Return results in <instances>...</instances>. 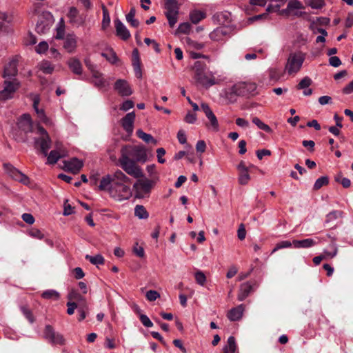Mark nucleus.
<instances>
[{
    "label": "nucleus",
    "mask_w": 353,
    "mask_h": 353,
    "mask_svg": "<svg viewBox=\"0 0 353 353\" xmlns=\"http://www.w3.org/2000/svg\"><path fill=\"white\" fill-rule=\"evenodd\" d=\"M41 296L45 299L58 300L60 297V294L54 290H47L43 292Z\"/></svg>",
    "instance_id": "4c0bfd02"
},
{
    "label": "nucleus",
    "mask_w": 353,
    "mask_h": 353,
    "mask_svg": "<svg viewBox=\"0 0 353 353\" xmlns=\"http://www.w3.org/2000/svg\"><path fill=\"white\" fill-rule=\"evenodd\" d=\"M67 313L69 315H72L74 314L75 309L77 308V304L75 302L68 301L67 303Z\"/></svg>",
    "instance_id": "69168bd1"
},
{
    "label": "nucleus",
    "mask_w": 353,
    "mask_h": 353,
    "mask_svg": "<svg viewBox=\"0 0 353 353\" xmlns=\"http://www.w3.org/2000/svg\"><path fill=\"white\" fill-rule=\"evenodd\" d=\"M293 245L292 243L288 241H283L279 243H278L276 245V247L273 249L272 252H275L276 251L283 249V248H288Z\"/></svg>",
    "instance_id": "5fc2aeb1"
},
{
    "label": "nucleus",
    "mask_w": 353,
    "mask_h": 353,
    "mask_svg": "<svg viewBox=\"0 0 353 353\" xmlns=\"http://www.w3.org/2000/svg\"><path fill=\"white\" fill-rule=\"evenodd\" d=\"M201 108L205 113L206 117L209 120V124L207 125L208 128L213 131H218L219 129V125L218 120L213 113L207 103H201Z\"/></svg>",
    "instance_id": "f8f14e48"
},
{
    "label": "nucleus",
    "mask_w": 353,
    "mask_h": 353,
    "mask_svg": "<svg viewBox=\"0 0 353 353\" xmlns=\"http://www.w3.org/2000/svg\"><path fill=\"white\" fill-rule=\"evenodd\" d=\"M244 305L241 304L236 307L232 308L228 311L227 316L231 321H239L241 319L243 312H244Z\"/></svg>",
    "instance_id": "b1692460"
},
{
    "label": "nucleus",
    "mask_w": 353,
    "mask_h": 353,
    "mask_svg": "<svg viewBox=\"0 0 353 353\" xmlns=\"http://www.w3.org/2000/svg\"><path fill=\"white\" fill-rule=\"evenodd\" d=\"M130 183V179L122 171L117 170L112 174L103 177L99 188L101 190H107L114 199L123 201L132 196Z\"/></svg>",
    "instance_id": "f257e3e1"
},
{
    "label": "nucleus",
    "mask_w": 353,
    "mask_h": 353,
    "mask_svg": "<svg viewBox=\"0 0 353 353\" xmlns=\"http://www.w3.org/2000/svg\"><path fill=\"white\" fill-rule=\"evenodd\" d=\"M206 149V144L203 140L197 141L196 144V150L198 152L203 153Z\"/></svg>",
    "instance_id": "0e129e2a"
},
{
    "label": "nucleus",
    "mask_w": 353,
    "mask_h": 353,
    "mask_svg": "<svg viewBox=\"0 0 353 353\" xmlns=\"http://www.w3.org/2000/svg\"><path fill=\"white\" fill-rule=\"evenodd\" d=\"M154 185V182L149 179H139L133 185L138 198L148 196Z\"/></svg>",
    "instance_id": "0eeeda50"
},
{
    "label": "nucleus",
    "mask_w": 353,
    "mask_h": 353,
    "mask_svg": "<svg viewBox=\"0 0 353 353\" xmlns=\"http://www.w3.org/2000/svg\"><path fill=\"white\" fill-rule=\"evenodd\" d=\"M136 14V10L134 8H132L129 12V13L126 15V21L134 28H137L139 25V22L138 20L134 19V16Z\"/></svg>",
    "instance_id": "e433bc0d"
},
{
    "label": "nucleus",
    "mask_w": 353,
    "mask_h": 353,
    "mask_svg": "<svg viewBox=\"0 0 353 353\" xmlns=\"http://www.w3.org/2000/svg\"><path fill=\"white\" fill-rule=\"evenodd\" d=\"M305 2L313 9H319L324 6L323 0H305Z\"/></svg>",
    "instance_id": "c03bdc74"
},
{
    "label": "nucleus",
    "mask_w": 353,
    "mask_h": 353,
    "mask_svg": "<svg viewBox=\"0 0 353 353\" xmlns=\"http://www.w3.org/2000/svg\"><path fill=\"white\" fill-rule=\"evenodd\" d=\"M330 64L333 67H339L341 64V61L338 57H331L329 59Z\"/></svg>",
    "instance_id": "774afa93"
},
{
    "label": "nucleus",
    "mask_w": 353,
    "mask_h": 353,
    "mask_svg": "<svg viewBox=\"0 0 353 353\" xmlns=\"http://www.w3.org/2000/svg\"><path fill=\"white\" fill-rule=\"evenodd\" d=\"M237 350L235 338L230 336L228 339L227 345L223 348V352H228V353H235Z\"/></svg>",
    "instance_id": "c85d7f7f"
},
{
    "label": "nucleus",
    "mask_w": 353,
    "mask_h": 353,
    "mask_svg": "<svg viewBox=\"0 0 353 353\" xmlns=\"http://www.w3.org/2000/svg\"><path fill=\"white\" fill-rule=\"evenodd\" d=\"M39 69L46 74H51L54 70V67L48 61H43L39 64Z\"/></svg>",
    "instance_id": "79ce46f5"
},
{
    "label": "nucleus",
    "mask_w": 353,
    "mask_h": 353,
    "mask_svg": "<svg viewBox=\"0 0 353 353\" xmlns=\"http://www.w3.org/2000/svg\"><path fill=\"white\" fill-rule=\"evenodd\" d=\"M254 165H251L250 167L246 166L245 163L241 161L237 165L236 168L239 171L238 181L239 183L243 185H247L250 180V168H253Z\"/></svg>",
    "instance_id": "4468645a"
},
{
    "label": "nucleus",
    "mask_w": 353,
    "mask_h": 353,
    "mask_svg": "<svg viewBox=\"0 0 353 353\" xmlns=\"http://www.w3.org/2000/svg\"><path fill=\"white\" fill-rule=\"evenodd\" d=\"M192 70L194 79L200 85L209 88L217 83V80L214 76L213 72L208 71L207 65L205 63L200 61H195Z\"/></svg>",
    "instance_id": "7ed1b4c3"
},
{
    "label": "nucleus",
    "mask_w": 353,
    "mask_h": 353,
    "mask_svg": "<svg viewBox=\"0 0 353 353\" xmlns=\"http://www.w3.org/2000/svg\"><path fill=\"white\" fill-rule=\"evenodd\" d=\"M127 148H123L121 150V157L119 159V163L121 168L129 175L138 179L143 176L142 170L137 163L131 160L126 152Z\"/></svg>",
    "instance_id": "39448f33"
},
{
    "label": "nucleus",
    "mask_w": 353,
    "mask_h": 353,
    "mask_svg": "<svg viewBox=\"0 0 353 353\" xmlns=\"http://www.w3.org/2000/svg\"><path fill=\"white\" fill-rule=\"evenodd\" d=\"M330 250H324L322 254L325 260L332 259L337 255L338 253V248L335 243H332L330 245Z\"/></svg>",
    "instance_id": "7c9ffc66"
},
{
    "label": "nucleus",
    "mask_w": 353,
    "mask_h": 353,
    "mask_svg": "<svg viewBox=\"0 0 353 353\" xmlns=\"http://www.w3.org/2000/svg\"><path fill=\"white\" fill-rule=\"evenodd\" d=\"M191 26L189 23H182L179 26L178 31L181 33L187 34L190 32Z\"/></svg>",
    "instance_id": "bf43d9fd"
},
{
    "label": "nucleus",
    "mask_w": 353,
    "mask_h": 353,
    "mask_svg": "<svg viewBox=\"0 0 353 353\" xmlns=\"http://www.w3.org/2000/svg\"><path fill=\"white\" fill-rule=\"evenodd\" d=\"M119 94L123 97L130 96L132 94V90L128 82L124 79H118L114 86Z\"/></svg>",
    "instance_id": "dca6fc26"
},
{
    "label": "nucleus",
    "mask_w": 353,
    "mask_h": 353,
    "mask_svg": "<svg viewBox=\"0 0 353 353\" xmlns=\"http://www.w3.org/2000/svg\"><path fill=\"white\" fill-rule=\"evenodd\" d=\"M18 127L25 133L34 132L40 137L34 139L35 147H39L44 156L51 148L52 141L47 131L39 124L34 127L33 122L29 114H23L17 123Z\"/></svg>",
    "instance_id": "f03ea898"
},
{
    "label": "nucleus",
    "mask_w": 353,
    "mask_h": 353,
    "mask_svg": "<svg viewBox=\"0 0 353 353\" xmlns=\"http://www.w3.org/2000/svg\"><path fill=\"white\" fill-rule=\"evenodd\" d=\"M17 74V64L15 62H11L4 70V77H13Z\"/></svg>",
    "instance_id": "72a5a7b5"
},
{
    "label": "nucleus",
    "mask_w": 353,
    "mask_h": 353,
    "mask_svg": "<svg viewBox=\"0 0 353 353\" xmlns=\"http://www.w3.org/2000/svg\"><path fill=\"white\" fill-rule=\"evenodd\" d=\"M77 47V37L74 34H68L64 39L63 48L69 53L75 52Z\"/></svg>",
    "instance_id": "6ab92c4d"
},
{
    "label": "nucleus",
    "mask_w": 353,
    "mask_h": 353,
    "mask_svg": "<svg viewBox=\"0 0 353 353\" xmlns=\"http://www.w3.org/2000/svg\"><path fill=\"white\" fill-rule=\"evenodd\" d=\"M134 216L139 219H147L149 217V213L143 205H137L134 208Z\"/></svg>",
    "instance_id": "c756f323"
},
{
    "label": "nucleus",
    "mask_w": 353,
    "mask_h": 353,
    "mask_svg": "<svg viewBox=\"0 0 353 353\" xmlns=\"http://www.w3.org/2000/svg\"><path fill=\"white\" fill-rule=\"evenodd\" d=\"M85 259L88 260L93 265H102L104 263V258L101 254H97L95 256H90L87 254Z\"/></svg>",
    "instance_id": "58836bf2"
},
{
    "label": "nucleus",
    "mask_w": 353,
    "mask_h": 353,
    "mask_svg": "<svg viewBox=\"0 0 353 353\" xmlns=\"http://www.w3.org/2000/svg\"><path fill=\"white\" fill-rule=\"evenodd\" d=\"M56 148L52 150L49 154H47L48 163L55 164L60 159L67 156V150L63 147V145L57 142L55 144Z\"/></svg>",
    "instance_id": "9d476101"
},
{
    "label": "nucleus",
    "mask_w": 353,
    "mask_h": 353,
    "mask_svg": "<svg viewBox=\"0 0 353 353\" xmlns=\"http://www.w3.org/2000/svg\"><path fill=\"white\" fill-rule=\"evenodd\" d=\"M306 54L301 50L291 52L287 59L285 70L290 75L296 74L302 68Z\"/></svg>",
    "instance_id": "20e7f679"
},
{
    "label": "nucleus",
    "mask_w": 353,
    "mask_h": 353,
    "mask_svg": "<svg viewBox=\"0 0 353 353\" xmlns=\"http://www.w3.org/2000/svg\"><path fill=\"white\" fill-rule=\"evenodd\" d=\"M145 296L149 301H154L160 297V294L155 290H149L146 292Z\"/></svg>",
    "instance_id": "6e6d98bb"
},
{
    "label": "nucleus",
    "mask_w": 353,
    "mask_h": 353,
    "mask_svg": "<svg viewBox=\"0 0 353 353\" xmlns=\"http://www.w3.org/2000/svg\"><path fill=\"white\" fill-rule=\"evenodd\" d=\"M127 150L130 149V155L136 159L137 161L145 162L147 159V154L143 146L137 145L132 148L126 147Z\"/></svg>",
    "instance_id": "aec40b11"
},
{
    "label": "nucleus",
    "mask_w": 353,
    "mask_h": 353,
    "mask_svg": "<svg viewBox=\"0 0 353 353\" xmlns=\"http://www.w3.org/2000/svg\"><path fill=\"white\" fill-rule=\"evenodd\" d=\"M21 310L26 318L29 321L30 323H32L34 321V316L31 312V311L26 306L21 307Z\"/></svg>",
    "instance_id": "864d4df0"
},
{
    "label": "nucleus",
    "mask_w": 353,
    "mask_h": 353,
    "mask_svg": "<svg viewBox=\"0 0 353 353\" xmlns=\"http://www.w3.org/2000/svg\"><path fill=\"white\" fill-rule=\"evenodd\" d=\"M134 107V103L131 100H126L125 101H124L120 109L123 111H128L130 109Z\"/></svg>",
    "instance_id": "e2e57ef3"
},
{
    "label": "nucleus",
    "mask_w": 353,
    "mask_h": 353,
    "mask_svg": "<svg viewBox=\"0 0 353 353\" xmlns=\"http://www.w3.org/2000/svg\"><path fill=\"white\" fill-rule=\"evenodd\" d=\"M101 56L106 59L110 63H115L118 57L112 49H107L101 53Z\"/></svg>",
    "instance_id": "473e14b6"
},
{
    "label": "nucleus",
    "mask_w": 353,
    "mask_h": 353,
    "mask_svg": "<svg viewBox=\"0 0 353 353\" xmlns=\"http://www.w3.org/2000/svg\"><path fill=\"white\" fill-rule=\"evenodd\" d=\"M83 162L76 158L64 162L65 168L74 174L77 173L81 170Z\"/></svg>",
    "instance_id": "5701e85b"
},
{
    "label": "nucleus",
    "mask_w": 353,
    "mask_h": 353,
    "mask_svg": "<svg viewBox=\"0 0 353 353\" xmlns=\"http://www.w3.org/2000/svg\"><path fill=\"white\" fill-rule=\"evenodd\" d=\"M205 17V14L203 12L194 10L190 12V19L194 24L199 23Z\"/></svg>",
    "instance_id": "c9c22d12"
},
{
    "label": "nucleus",
    "mask_w": 353,
    "mask_h": 353,
    "mask_svg": "<svg viewBox=\"0 0 353 353\" xmlns=\"http://www.w3.org/2000/svg\"><path fill=\"white\" fill-rule=\"evenodd\" d=\"M196 115L194 113L188 112L184 118V121L188 123H194L196 121Z\"/></svg>",
    "instance_id": "13d9d810"
},
{
    "label": "nucleus",
    "mask_w": 353,
    "mask_h": 353,
    "mask_svg": "<svg viewBox=\"0 0 353 353\" xmlns=\"http://www.w3.org/2000/svg\"><path fill=\"white\" fill-rule=\"evenodd\" d=\"M252 123H254L259 129L264 130L266 132H271L272 129L269 125L264 123L261 119L258 117H254L252 119Z\"/></svg>",
    "instance_id": "a19ab883"
},
{
    "label": "nucleus",
    "mask_w": 353,
    "mask_h": 353,
    "mask_svg": "<svg viewBox=\"0 0 353 353\" xmlns=\"http://www.w3.org/2000/svg\"><path fill=\"white\" fill-rule=\"evenodd\" d=\"M329 180L327 176H321L314 183V190H319L321 188H322L323 185H325L328 183Z\"/></svg>",
    "instance_id": "de8ad7c7"
},
{
    "label": "nucleus",
    "mask_w": 353,
    "mask_h": 353,
    "mask_svg": "<svg viewBox=\"0 0 353 353\" xmlns=\"http://www.w3.org/2000/svg\"><path fill=\"white\" fill-rule=\"evenodd\" d=\"M63 19H61L59 26L57 28V34L55 36V38L57 39H65V37H64L65 30H64V25H63Z\"/></svg>",
    "instance_id": "8fccbe9b"
},
{
    "label": "nucleus",
    "mask_w": 353,
    "mask_h": 353,
    "mask_svg": "<svg viewBox=\"0 0 353 353\" xmlns=\"http://www.w3.org/2000/svg\"><path fill=\"white\" fill-rule=\"evenodd\" d=\"M165 14L170 27H174L177 22L179 5L176 0H166L165 2Z\"/></svg>",
    "instance_id": "423d86ee"
},
{
    "label": "nucleus",
    "mask_w": 353,
    "mask_h": 353,
    "mask_svg": "<svg viewBox=\"0 0 353 353\" xmlns=\"http://www.w3.org/2000/svg\"><path fill=\"white\" fill-rule=\"evenodd\" d=\"M50 29V24L48 23H43V21H38L36 26V30L39 34H44Z\"/></svg>",
    "instance_id": "49530a36"
},
{
    "label": "nucleus",
    "mask_w": 353,
    "mask_h": 353,
    "mask_svg": "<svg viewBox=\"0 0 353 353\" xmlns=\"http://www.w3.org/2000/svg\"><path fill=\"white\" fill-rule=\"evenodd\" d=\"M341 216V212L337 211V210L332 211L327 215L326 219H325V223H328L332 222V221H335L336 219H337L338 218H339Z\"/></svg>",
    "instance_id": "09e8293b"
},
{
    "label": "nucleus",
    "mask_w": 353,
    "mask_h": 353,
    "mask_svg": "<svg viewBox=\"0 0 353 353\" xmlns=\"http://www.w3.org/2000/svg\"><path fill=\"white\" fill-rule=\"evenodd\" d=\"M236 124L243 128H248L250 126L249 122L243 118H237L236 119Z\"/></svg>",
    "instance_id": "338daca9"
},
{
    "label": "nucleus",
    "mask_w": 353,
    "mask_h": 353,
    "mask_svg": "<svg viewBox=\"0 0 353 353\" xmlns=\"http://www.w3.org/2000/svg\"><path fill=\"white\" fill-rule=\"evenodd\" d=\"M194 278L196 282L201 286H203L207 281L205 274L201 270H198L195 272Z\"/></svg>",
    "instance_id": "37998d69"
},
{
    "label": "nucleus",
    "mask_w": 353,
    "mask_h": 353,
    "mask_svg": "<svg viewBox=\"0 0 353 353\" xmlns=\"http://www.w3.org/2000/svg\"><path fill=\"white\" fill-rule=\"evenodd\" d=\"M68 65L74 74H81L82 73V65L79 59L71 58L68 60Z\"/></svg>",
    "instance_id": "bb28decb"
},
{
    "label": "nucleus",
    "mask_w": 353,
    "mask_h": 353,
    "mask_svg": "<svg viewBox=\"0 0 353 353\" xmlns=\"http://www.w3.org/2000/svg\"><path fill=\"white\" fill-rule=\"evenodd\" d=\"M252 290V285L250 282H245L240 285L238 300L240 301H243L250 294Z\"/></svg>",
    "instance_id": "393cba45"
},
{
    "label": "nucleus",
    "mask_w": 353,
    "mask_h": 353,
    "mask_svg": "<svg viewBox=\"0 0 353 353\" xmlns=\"http://www.w3.org/2000/svg\"><path fill=\"white\" fill-rule=\"evenodd\" d=\"M35 112L37 114L38 118L39 119L40 121L44 123L45 125L48 126H52L53 125L52 121L46 116L43 109H37L35 110Z\"/></svg>",
    "instance_id": "2f4dec72"
},
{
    "label": "nucleus",
    "mask_w": 353,
    "mask_h": 353,
    "mask_svg": "<svg viewBox=\"0 0 353 353\" xmlns=\"http://www.w3.org/2000/svg\"><path fill=\"white\" fill-rule=\"evenodd\" d=\"M43 337L49 343L53 345H63L64 343L63 335L55 332L53 327L50 325H47L45 327Z\"/></svg>",
    "instance_id": "1a4fd4ad"
},
{
    "label": "nucleus",
    "mask_w": 353,
    "mask_h": 353,
    "mask_svg": "<svg viewBox=\"0 0 353 353\" xmlns=\"http://www.w3.org/2000/svg\"><path fill=\"white\" fill-rule=\"evenodd\" d=\"M137 135L145 143H153L154 144H157V140H155L151 134L144 132L141 129L137 130Z\"/></svg>",
    "instance_id": "f704fd0d"
},
{
    "label": "nucleus",
    "mask_w": 353,
    "mask_h": 353,
    "mask_svg": "<svg viewBox=\"0 0 353 353\" xmlns=\"http://www.w3.org/2000/svg\"><path fill=\"white\" fill-rule=\"evenodd\" d=\"M68 299L70 300H76L79 301V303H82L83 305H85V299L83 296H82L81 294H79L76 291H72L68 294Z\"/></svg>",
    "instance_id": "a18cd8bd"
},
{
    "label": "nucleus",
    "mask_w": 353,
    "mask_h": 353,
    "mask_svg": "<svg viewBox=\"0 0 353 353\" xmlns=\"http://www.w3.org/2000/svg\"><path fill=\"white\" fill-rule=\"evenodd\" d=\"M3 168L7 174H9L14 180L18 181L25 185L29 183L30 181L28 177L19 170L13 167L11 164L4 163Z\"/></svg>",
    "instance_id": "9b49d317"
},
{
    "label": "nucleus",
    "mask_w": 353,
    "mask_h": 353,
    "mask_svg": "<svg viewBox=\"0 0 353 353\" xmlns=\"http://www.w3.org/2000/svg\"><path fill=\"white\" fill-rule=\"evenodd\" d=\"M103 20L101 27L103 30H105L110 23V17L107 8L103 6Z\"/></svg>",
    "instance_id": "ea45409f"
},
{
    "label": "nucleus",
    "mask_w": 353,
    "mask_h": 353,
    "mask_svg": "<svg viewBox=\"0 0 353 353\" xmlns=\"http://www.w3.org/2000/svg\"><path fill=\"white\" fill-rule=\"evenodd\" d=\"M293 246L295 248H309L317 244V242L313 239H305L303 240H294Z\"/></svg>",
    "instance_id": "a878e982"
},
{
    "label": "nucleus",
    "mask_w": 353,
    "mask_h": 353,
    "mask_svg": "<svg viewBox=\"0 0 353 353\" xmlns=\"http://www.w3.org/2000/svg\"><path fill=\"white\" fill-rule=\"evenodd\" d=\"M157 159L158 161L160 163H164L165 161V159L163 158V157L165 154V150L163 148H158L157 150Z\"/></svg>",
    "instance_id": "680f3d73"
},
{
    "label": "nucleus",
    "mask_w": 353,
    "mask_h": 353,
    "mask_svg": "<svg viewBox=\"0 0 353 353\" xmlns=\"http://www.w3.org/2000/svg\"><path fill=\"white\" fill-rule=\"evenodd\" d=\"M139 319L141 322L145 327H152L153 326V323L145 314H141L139 316Z\"/></svg>",
    "instance_id": "4d7b16f0"
},
{
    "label": "nucleus",
    "mask_w": 353,
    "mask_h": 353,
    "mask_svg": "<svg viewBox=\"0 0 353 353\" xmlns=\"http://www.w3.org/2000/svg\"><path fill=\"white\" fill-rule=\"evenodd\" d=\"M312 81L311 79L308 77H304L298 84L297 88L299 90H303L309 88L311 85Z\"/></svg>",
    "instance_id": "3c124183"
},
{
    "label": "nucleus",
    "mask_w": 353,
    "mask_h": 353,
    "mask_svg": "<svg viewBox=\"0 0 353 353\" xmlns=\"http://www.w3.org/2000/svg\"><path fill=\"white\" fill-rule=\"evenodd\" d=\"M256 89V85L252 82H239L231 88V92L239 96L252 94Z\"/></svg>",
    "instance_id": "6e6552de"
},
{
    "label": "nucleus",
    "mask_w": 353,
    "mask_h": 353,
    "mask_svg": "<svg viewBox=\"0 0 353 353\" xmlns=\"http://www.w3.org/2000/svg\"><path fill=\"white\" fill-rule=\"evenodd\" d=\"M114 23L117 36L124 41L128 40L131 34L126 26L118 19H115Z\"/></svg>",
    "instance_id": "a211bd4d"
},
{
    "label": "nucleus",
    "mask_w": 353,
    "mask_h": 353,
    "mask_svg": "<svg viewBox=\"0 0 353 353\" xmlns=\"http://www.w3.org/2000/svg\"><path fill=\"white\" fill-rule=\"evenodd\" d=\"M19 88V83L17 79L5 81L4 89L0 92V98L3 99H10Z\"/></svg>",
    "instance_id": "ddd939ff"
},
{
    "label": "nucleus",
    "mask_w": 353,
    "mask_h": 353,
    "mask_svg": "<svg viewBox=\"0 0 353 353\" xmlns=\"http://www.w3.org/2000/svg\"><path fill=\"white\" fill-rule=\"evenodd\" d=\"M49 48V46L46 41H41L35 48V50L38 54L46 52Z\"/></svg>",
    "instance_id": "603ef678"
},
{
    "label": "nucleus",
    "mask_w": 353,
    "mask_h": 353,
    "mask_svg": "<svg viewBox=\"0 0 353 353\" xmlns=\"http://www.w3.org/2000/svg\"><path fill=\"white\" fill-rule=\"evenodd\" d=\"M29 234L32 237L38 239H42L44 236L43 234L41 233V232L39 230L36 229V228H32V230H30L29 232Z\"/></svg>",
    "instance_id": "052dcab7"
},
{
    "label": "nucleus",
    "mask_w": 353,
    "mask_h": 353,
    "mask_svg": "<svg viewBox=\"0 0 353 353\" xmlns=\"http://www.w3.org/2000/svg\"><path fill=\"white\" fill-rule=\"evenodd\" d=\"M305 7L303 3L299 0H290L286 9L283 10V13H288L295 10L304 9Z\"/></svg>",
    "instance_id": "cd10ccee"
},
{
    "label": "nucleus",
    "mask_w": 353,
    "mask_h": 353,
    "mask_svg": "<svg viewBox=\"0 0 353 353\" xmlns=\"http://www.w3.org/2000/svg\"><path fill=\"white\" fill-rule=\"evenodd\" d=\"M135 117V113L131 112L128 113L121 121V126L128 134H131L133 132Z\"/></svg>",
    "instance_id": "f3484780"
},
{
    "label": "nucleus",
    "mask_w": 353,
    "mask_h": 353,
    "mask_svg": "<svg viewBox=\"0 0 353 353\" xmlns=\"http://www.w3.org/2000/svg\"><path fill=\"white\" fill-rule=\"evenodd\" d=\"M228 34V28L226 27H219L211 32L210 38L214 41H223Z\"/></svg>",
    "instance_id": "412c9836"
},
{
    "label": "nucleus",
    "mask_w": 353,
    "mask_h": 353,
    "mask_svg": "<svg viewBox=\"0 0 353 353\" xmlns=\"http://www.w3.org/2000/svg\"><path fill=\"white\" fill-rule=\"evenodd\" d=\"M92 82L97 88H101L108 85V82L103 78V74L97 70H92Z\"/></svg>",
    "instance_id": "4be33fe9"
},
{
    "label": "nucleus",
    "mask_w": 353,
    "mask_h": 353,
    "mask_svg": "<svg viewBox=\"0 0 353 353\" xmlns=\"http://www.w3.org/2000/svg\"><path fill=\"white\" fill-rule=\"evenodd\" d=\"M69 22L74 27H79L84 24L85 17L80 14L75 7H71L67 14Z\"/></svg>",
    "instance_id": "2eb2a0df"
}]
</instances>
